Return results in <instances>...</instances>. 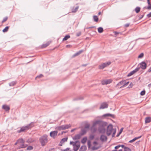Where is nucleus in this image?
I'll return each mask as SVG.
<instances>
[{
    "label": "nucleus",
    "instance_id": "f257e3e1",
    "mask_svg": "<svg viewBox=\"0 0 151 151\" xmlns=\"http://www.w3.org/2000/svg\"><path fill=\"white\" fill-rule=\"evenodd\" d=\"M107 124V123L106 122L99 120H97L93 123V127H95L96 124H98L99 126L98 130L99 132L104 133L106 130L104 127L106 126Z\"/></svg>",
    "mask_w": 151,
    "mask_h": 151
},
{
    "label": "nucleus",
    "instance_id": "f03ea898",
    "mask_svg": "<svg viewBox=\"0 0 151 151\" xmlns=\"http://www.w3.org/2000/svg\"><path fill=\"white\" fill-rule=\"evenodd\" d=\"M116 129H113L112 125L111 124H110L107 127L106 134L108 136H109L113 132V133L112 134V137H114L116 132Z\"/></svg>",
    "mask_w": 151,
    "mask_h": 151
},
{
    "label": "nucleus",
    "instance_id": "7ed1b4c3",
    "mask_svg": "<svg viewBox=\"0 0 151 151\" xmlns=\"http://www.w3.org/2000/svg\"><path fill=\"white\" fill-rule=\"evenodd\" d=\"M48 136L47 134H44L39 139L40 142L42 146H45L48 142Z\"/></svg>",
    "mask_w": 151,
    "mask_h": 151
},
{
    "label": "nucleus",
    "instance_id": "20e7f679",
    "mask_svg": "<svg viewBox=\"0 0 151 151\" xmlns=\"http://www.w3.org/2000/svg\"><path fill=\"white\" fill-rule=\"evenodd\" d=\"M33 126V122H31L29 124H28L25 127H22L18 131V132L19 133H20L22 132H25L26 130L29 129Z\"/></svg>",
    "mask_w": 151,
    "mask_h": 151
},
{
    "label": "nucleus",
    "instance_id": "39448f33",
    "mask_svg": "<svg viewBox=\"0 0 151 151\" xmlns=\"http://www.w3.org/2000/svg\"><path fill=\"white\" fill-rule=\"evenodd\" d=\"M18 148L19 149L25 148L27 146V145L24 144L25 141L22 139H18Z\"/></svg>",
    "mask_w": 151,
    "mask_h": 151
},
{
    "label": "nucleus",
    "instance_id": "423d86ee",
    "mask_svg": "<svg viewBox=\"0 0 151 151\" xmlns=\"http://www.w3.org/2000/svg\"><path fill=\"white\" fill-rule=\"evenodd\" d=\"M71 126L70 124L64 125L60 126L57 127H56L55 129L59 130H63L69 128Z\"/></svg>",
    "mask_w": 151,
    "mask_h": 151
},
{
    "label": "nucleus",
    "instance_id": "0eeeda50",
    "mask_svg": "<svg viewBox=\"0 0 151 151\" xmlns=\"http://www.w3.org/2000/svg\"><path fill=\"white\" fill-rule=\"evenodd\" d=\"M73 150L74 151H77L80 146V143L79 141H76L74 144H73Z\"/></svg>",
    "mask_w": 151,
    "mask_h": 151
},
{
    "label": "nucleus",
    "instance_id": "6e6552de",
    "mask_svg": "<svg viewBox=\"0 0 151 151\" xmlns=\"http://www.w3.org/2000/svg\"><path fill=\"white\" fill-rule=\"evenodd\" d=\"M147 66L146 63L145 62L143 61L139 63L137 68H139V70L140 68L143 70H145Z\"/></svg>",
    "mask_w": 151,
    "mask_h": 151
},
{
    "label": "nucleus",
    "instance_id": "1a4fd4ad",
    "mask_svg": "<svg viewBox=\"0 0 151 151\" xmlns=\"http://www.w3.org/2000/svg\"><path fill=\"white\" fill-rule=\"evenodd\" d=\"M111 63L110 62L103 63L99 66V69H102L106 67L109 65Z\"/></svg>",
    "mask_w": 151,
    "mask_h": 151
},
{
    "label": "nucleus",
    "instance_id": "9d476101",
    "mask_svg": "<svg viewBox=\"0 0 151 151\" xmlns=\"http://www.w3.org/2000/svg\"><path fill=\"white\" fill-rule=\"evenodd\" d=\"M58 131H54L50 132V136L53 139L55 138L57 135Z\"/></svg>",
    "mask_w": 151,
    "mask_h": 151
},
{
    "label": "nucleus",
    "instance_id": "9b49d317",
    "mask_svg": "<svg viewBox=\"0 0 151 151\" xmlns=\"http://www.w3.org/2000/svg\"><path fill=\"white\" fill-rule=\"evenodd\" d=\"M139 70V68H136V69H135L134 70L131 71L127 75V77H129L133 74H134V73L137 72V71H138Z\"/></svg>",
    "mask_w": 151,
    "mask_h": 151
},
{
    "label": "nucleus",
    "instance_id": "f8f14e48",
    "mask_svg": "<svg viewBox=\"0 0 151 151\" xmlns=\"http://www.w3.org/2000/svg\"><path fill=\"white\" fill-rule=\"evenodd\" d=\"M112 81V80L111 79H108L103 80L101 81V83L102 85H107L111 83Z\"/></svg>",
    "mask_w": 151,
    "mask_h": 151
},
{
    "label": "nucleus",
    "instance_id": "ddd939ff",
    "mask_svg": "<svg viewBox=\"0 0 151 151\" xmlns=\"http://www.w3.org/2000/svg\"><path fill=\"white\" fill-rule=\"evenodd\" d=\"M108 104L106 102H104L102 103L100 107V109H103L105 108H107L108 107Z\"/></svg>",
    "mask_w": 151,
    "mask_h": 151
},
{
    "label": "nucleus",
    "instance_id": "4468645a",
    "mask_svg": "<svg viewBox=\"0 0 151 151\" xmlns=\"http://www.w3.org/2000/svg\"><path fill=\"white\" fill-rule=\"evenodd\" d=\"M81 136L79 134L76 135L74 137H73V140H77L79 139L81 137Z\"/></svg>",
    "mask_w": 151,
    "mask_h": 151
},
{
    "label": "nucleus",
    "instance_id": "2eb2a0df",
    "mask_svg": "<svg viewBox=\"0 0 151 151\" xmlns=\"http://www.w3.org/2000/svg\"><path fill=\"white\" fill-rule=\"evenodd\" d=\"M2 108L6 111H9L10 109V107L6 105H4L2 106Z\"/></svg>",
    "mask_w": 151,
    "mask_h": 151
},
{
    "label": "nucleus",
    "instance_id": "dca6fc26",
    "mask_svg": "<svg viewBox=\"0 0 151 151\" xmlns=\"http://www.w3.org/2000/svg\"><path fill=\"white\" fill-rule=\"evenodd\" d=\"M107 139V137L104 135H101L100 137V139L102 141H106Z\"/></svg>",
    "mask_w": 151,
    "mask_h": 151
},
{
    "label": "nucleus",
    "instance_id": "f3484780",
    "mask_svg": "<svg viewBox=\"0 0 151 151\" xmlns=\"http://www.w3.org/2000/svg\"><path fill=\"white\" fill-rule=\"evenodd\" d=\"M83 52V50H79V51H78V52H77L76 53H75V54H74L73 55V57H74L78 55H79L80 54Z\"/></svg>",
    "mask_w": 151,
    "mask_h": 151
},
{
    "label": "nucleus",
    "instance_id": "a211bd4d",
    "mask_svg": "<svg viewBox=\"0 0 151 151\" xmlns=\"http://www.w3.org/2000/svg\"><path fill=\"white\" fill-rule=\"evenodd\" d=\"M125 83V81H122L119 82L116 85V87H117L118 86H121L122 85L123 86L124 85V83Z\"/></svg>",
    "mask_w": 151,
    "mask_h": 151
},
{
    "label": "nucleus",
    "instance_id": "6ab92c4d",
    "mask_svg": "<svg viewBox=\"0 0 151 151\" xmlns=\"http://www.w3.org/2000/svg\"><path fill=\"white\" fill-rule=\"evenodd\" d=\"M103 116H104V117L110 116L112 118H114V115L112 114H109V113L104 114L103 115Z\"/></svg>",
    "mask_w": 151,
    "mask_h": 151
},
{
    "label": "nucleus",
    "instance_id": "aec40b11",
    "mask_svg": "<svg viewBox=\"0 0 151 151\" xmlns=\"http://www.w3.org/2000/svg\"><path fill=\"white\" fill-rule=\"evenodd\" d=\"M86 133V131L85 129H82L81 131V132L79 133L80 135L82 136L84 135Z\"/></svg>",
    "mask_w": 151,
    "mask_h": 151
},
{
    "label": "nucleus",
    "instance_id": "412c9836",
    "mask_svg": "<svg viewBox=\"0 0 151 151\" xmlns=\"http://www.w3.org/2000/svg\"><path fill=\"white\" fill-rule=\"evenodd\" d=\"M79 7L78 6H77L76 7H73L72 9V12L73 13H75L76 12H77L78 9Z\"/></svg>",
    "mask_w": 151,
    "mask_h": 151
},
{
    "label": "nucleus",
    "instance_id": "4be33fe9",
    "mask_svg": "<svg viewBox=\"0 0 151 151\" xmlns=\"http://www.w3.org/2000/svg\"><path fill=\"white\" fill-rule=\"evenodd\" d=\"M151 121V118L150 117H147L145 119V122L146 123H148Z\"/></svg>",
    "mask_w": 151,
    "mask_h": 151
},
{
    "label": "nucleus",
    "instance_id": "5701e85b",
    "mask_svg": "<svg viewBox=\"0 0 151 151\" xmlns=\"http://www.w3.org/2000/svg\"><path fill=\"white\" fill-rule=\"evenodd\" d=\"M86 146H82L80 148L79 151H84L86 150Z\"/></svg>",
    "mask_w": 151,
    "mask_h": 151
},
{
    "label": "nucleus",
    "instance_id": "b1692460",
    "mask_svg": "<svg viewBox=\"0 0 151 151\" xmlns=\"http://www.w3.org/2000/svg\"><path fill=\"white\" fill-rule=\"evenodd\" d=\"M87 140V138L86 137H84L81 140V142L83 144H85Z\"/></svg>",
    "mask_w": 151,
    "mask_h": 151
},
{
    "label": "nucleus",
    "instance_id": "393cba45",
    "mask_svg": "<svg viewBox=\"0 0 151 151\" xmlns=\"http://www.w3.org/2000/svg\"><path fill=\"white\" fill-rule=\"evenodd\" d=\"M70 37V36L69 35H67L65 36V37L63 38V41H66Z\"/></svg>",
    "mask_w": 151,
    "mask_h": 151
},
{
    "label": "nucleus",
    "instance_id": "a878e982",
    "mask_svg": "<svg viewBox=\"0 0 151 151\" xmlns=\"http://www.w3.org/2000/svg\"><path fill=\"white\" fill-rule=\"evenodd\" d=\"M93 20L96 22H97L98 21L99 18L96 15H94L93 16Z\"/></svg>",
    "mask_w": 151,
    "mask_h": 151
},
{
    "label": "nucleus",
    "instance_id": "bb28decb",
    "mask_svg": "<svg viewBox=\"0 0 151 151\" xmlns=\"http://www.w3.org/2000/svg\"><path fill=\"white\" fill-rule=\"evenodd\" d=\"M17 83L16 81H12L9 83V85L10 86H14Z\"/></svg>",
    "mask_w": 151,
    "mask_h": 151
},
{
    "label": "nucleus",
    "instance_id": "cd10ccee",
    "mask_svg": "<svg viewBox=\"0 0 151 151\" xmlns=\"http://www.w3.org/2000/svg\"><path fill=\"white\" fill-rule=\"evenodd\" d=\"M103 28L102 27H100L98 28V31L99 33H101L103 31Z\"/></svg>",
    "mask_w": 151,
    "mask_h": 151
},
{
    "label": "nucleus",
    "instance_id": "c85d7f7f",
    "mask_svg": "<svg viewBox=\"0 0 151 151\" xmlns=\"http://www.w3.org/2000/svg\"><path fill=\"white\" fill-rule=\"evenodd\" d=\"M50 44V43L49 42L47 43L46 44H43L42 46V48H45L48 46Z\"/></svg>",
    "mask_w": 151,
    "mask_h": 151
},
{
    "label": "nucleus",
    "instance_id": "c756f323",
    "mask_svg": "<svg viewBox=\"0 0 151 151\" xmlns=\"http://www.w3.org/2000/svg\"><path fill=\"white\" fill-rule=\"evenodd\" d=\"M26 142L28 143L32 142H33V139L32 138H30L27 139Z\"/></svg>",
    "mask_w": 151,
    "mask_h": 151
},
{
    "label": "nucleus",
    "instance_id": "7c9ffc66",
    "mask_svg": "<svg viewBox=\"0 0 151 151\" xmlns=\"http://www.w3.org/2000/svg\"><path fill=\"white\" fill-rule=\"evenodd\" d=\"M95 127H93V124L91 128V130L93 132H95L97 131V128Z\"/></svg>",
    "mask_w": 151,
    "mask_h": 151
},
{
    "label": "nucleus",
    "instance_id": "2f4dec72",
    "mask_svg": "<svg viewBox=\"0 0 151 151\" xmlns=\"http://www.w3.org/2000/svg\"><path fill=\"white\" fill-rule=\"evenodd\" d=\"M140 8L139 7H137L135 9V11L136 13H138L140 11Z\"/></svg>",
    "mask_w": 151,
    "mask_h": 151
},
{
    "label": "nucleus",
    "instance_id": "473e14b6",
    "mask_svg": "<svg viewBox=\"0 0 151 151\" xmlns=\"http://www.w3.org/2000/svg\"><path fill=\"white\" fill-rule=\"evenodd\" d=\"M9 27L8 26L6 27L3 30V32H5L7 31Z\"/></svg>",
    "mask_w": 151,
    "mask_h": 151
},
{
    "label": "nucleus",
    "instance_id": "72a5a7b5",
    "mask_svg": "<svg viewBox=\"0 0 151 151\" xmlns=\"http://www.w3.org/2000/svg\"><path fill=\"white\" fill-rule=\"evenodd\" d=\"M129 83V82H126V81H125V83H124V85H123V86H121L120 87V88H122V87H125V86H127V85Z\"/></svg>",
    "mask_w": 151,
    "mask_h": 151
},
{
    "label": "nucleus",
    "instance_id": "f704fd0d",
    "mask_svg": "<svg viewBox=\"0 0 151 151\" xmlns=\"http://www.w3.org/2000/svg\"><path fill=\"white\" fill-rule=\"evenodd\" d=\"M33 149V147L32 146H29L27 147V150H31Z\"/></svg>",
    "mask_w": 151,
    "mask_h": 151
},
{
    "label": "nucleus",
    "instance_id": "c9c22d12",
    "mask_svg": "<svg viewBox=\"0 0 151 151\" xmlns=\"http://www.w3.org/2000/svg\"><path fill=\"white\" fill-rule=\"evenodd\" d=\"M124 151H131V150L129 147H124Z\"/></svg>",
    "mask_w": 151,
    "mask_h": 151
},
{
    "label": "nucleus",
    "instance_id": "e433bc0d",
    "mask_svg": "<svg viewBox=\"0 0 151 151\" xmlns=\"http://www.w3.org/2000/svg\"><path fill=\"white\" fill-rule=\"evenodd\" d=\"M145 93V90H144L142 91L140 93V95L141 96H143L144 95Z\"/></svg>",
    "mask_w": 151,
    "mask_h": 151
},
{
    "label": "nucleus",
    "instance_id": "4c0bfd02",
    "mask_svg": "<svg viewBox=\"0 0 151 151\" xmlns=\"http://www.w3.org/2000/svg\"><path fill=\"white\" fill-rule=\"evenodd\" d=\"M83 99V98L82 97H78L77 98L74 99L73 100H82Z\"/></svg>",
    "mask_w": 151,
    "mask_h": 151
},
{
    "label": "nucleus",
    "instance_id": "58836bf2",
    "mask_svg": "<svg viewBox=\"0 0 151 151\" xmlns=\"http://www.w3.org/2000/svg\"><path fill=\"white\" fill-rule=\"evenodd\" d=\"M7 19H8L7 17H4L3 19V20H2V23H3L4 22H5V21H6L7 20Z\"/></svg>",
    "mask_w": 151,
    "mask_h": 151
},
{
    "label": "nucleus",
    "instance_id": "ea45409f",
    "mask_svg": "<svg viewBox=\"0 0 151 151\" xmlns=\"http://www.w3.org/2000/svg\"><path fill=\"white\" fill-rule=\"evenodd\" d=\"M144 8H146L148 9H151V5H149L147 7H145Z\"/></svg>",
    "mask_w": 151,
    "mask_h": 151
},
{
    "label": "nucleus",
    "instance_id": "a19ab883",
    "mask_svg": "<svg viewBox=\"0 0 151 151\" xmlns=\"http://www.w3.org/2000/svg\"><path fill=\"white\" fill-rule=\"evenodd\" d=\"M87 145L88 148H89L91 145V142L90 141H88Z\"/></svg>",
    "mask_w": 151,
    "mask_h": 151
},
{
    "label": "nucleus",
    "instance_id": "79ce46f5",
    "mask_svg": "<svg viewBox=\"0 0 151 151\" xmlns=\"http://www.w3.org/2000/svg\"><path fill=\"white\" fill-rule=\"evenodd\" d=\"M144 56V54L142 53H141L138 56L139 58H142Z\"/></svg>",
    "mask_w": 151,
    "mask_h": 151
},
{
    "label": "nucleus",
    "instance_id": "37998d69",
    "mask_svg": "<svg viewBox=\"0 0 151 151\" xmlns=\"http://www.w3.org/2000/svg\"><path fill=\"white\" fill-rule=\"evenodd\" d=\"M137 139V138L135 137L133 139H132L129 141V143H132Z\"/></svg>",
    "mask_w": 151,
    "mask_h": 151
},
{
    "label": "nucleus",
    "instance_id": "c03bdc74",
    "mask_svg": "<svg viewBox=\"0 0 151 151\" xmlns=\"http://www.w3.org/2000/svg\"><path fill=\"white\" fill-rule=\"evenodd\" d=\"M81 32H79L76 34V36L77 37H79L81 35Z\"/></svg>",
    "mask_w": 151,
    "mask_h": 151
},
{
    "label": "nucleus",
    "instance_id": "a18cd8bd",
    "mask_svg": "<svg viewBox=\"0 0 151 151\" xmlns=\"http://www.w3.org/2000/svg\"><path fill=\"white\" fill-rule=\"evenodd\" d=\"M94 137V136L93 135H91L90 136V139L92 140L93 139Z\"/></svg>",
    "mask_w": 151,
    "mask_h": 151
},
{
    "label": "nucleus",
    "instance_id": "49530a36",
    "mask_svg": "<svg viewBox=\"0 0 151 151\" xmlns=\"http://www.w3.org/2000/svg\"><path fill=\"white\" fill-rule=\"evenodd\" d=\"M98 148H99L98 147L94 146L92 147V150H97Z\"/></svg>",
    "mask_w": 151,
    "mask_h": 151
},
{
    "label": "nucleus",
    "instance_id": "de8ad7c7",
    "mask_svg": "<svg viewBox=\"0 0 151 151\" xmlns=\"http://www.w3.org/2000/svg\"><path fill=\"white\" fill-rule=\"evenodd\" d=\"M67 139H68L67 138H63L62 139V141L64 142H65L67 141Z\"/></svg>",
    "mask_w": 151,
    "mask_h": 151
},
{
    "label": "nucleus",
    "instance_id": "09e8293b",
    "mask_svg": "<svg viewBox=\"0 0 151 151\" xmlns=\"http://www.w3.org/2000/svg\"><path fill=\"white\" fill-rule=\"evenodd\" d=\"M43 76L42 74H40V75L37 76L35 78L36 79L37 78H40L42 77Z\"/></svg>",
    "mask_w": 151,
    "mask_h": 151
},
{
    "label": "nucleus",
    "instance_id": "8fccbe9b",
    "mask_svg": "<svg viewBox=\"0 0 151 151\" xmlns=\"http://www.w3.org/2000/svg\"><path fill=\"white\" fill-rule=\"evenodd\" d=\"M89 127V124H86L85 126V128H88Z\"/></svg>",
    "mask_w": 151,
    "mask_h": 151
},
{
    "label": "nucleus",
    "instance_id": "3c124183",
    "mask_svg": "<svg viewBox=\"0 0 151 151\" xmlns=\"http://www.w3.org/2000/svg\"><path fill=\"white\" fill-rule=\"evenodd\" d=\"M121 147L120 145H117L115 147V149H117L119 148V147Z\"/></svg>",
    "mask_w": 151,
    "mask_h": 151
},
{
    "label": "nucleus",
    "instance_id": "603ef678",
    "mask_svg": "<svg viewBox=\"0 0 151 151\" xmlns=\"http://www.w3.org/2000/svg\"><path fill=\"white\" fill-rule=\"evenodd\" d=\"M123 128H121L120 131H119V134H120L122 132V131H123Z\"/></svg>",
    "mask_w": 151,
    "mask_h": 151
},
{
    "label": "nucleus",
    "instance_id": "864d4df0",
    "mask_svg": "<svg viewBox=\"0 0 151 151\" xmlns=\"http://www.w3.org/2000/svg\"><path fill=\"white\" fill-rule=\"evenodd\" d=\"M147 17L148 18H150L151 17V12L147 15Z\"/></svg>",
    "mask_w": 151,
    "mask_h": 151
},
{
    "label": "nucleus",
    "instance_id": "5fc2aeb1",
    "mask_svg": "<svg viewBox=\"0 0 151 151\" xmlns=\"http://www.w3.org/2000/svg\"><path fill=\"white\" fill-rule=\"evenodd\" d=\"M129 23H127L124 25V27H128L129 26Z\"/></svg>",
    "mask_w": 151,
    "mask_h": 151
},
{
    "label": "nucleus",
    "instance_id": "6e6d98bb",
    "mask_svg": "<svg viewBox=\"0 0 151 151\" xmlns=\"http://www.w3.org/2000/svg\"><path fill=\"white\" fill-rule=\"evenodd\" d=\"M133 86V84H132V83H131L128 86V87L129 88H131Z\"/></svg>",
    "mask_w": 151,
    "mask_h": 151
},
{
    "label": "nucleus",
    "instance_id": "4d7b16f0",
    "mask_svg": "<svg viewBox=\"0 0 151 151\" xmlns=\"http://www.w3.org/2000/svg\"><path fill=\"white\" fill-rule=\"evenodd\" d=\"M144 14H143V15H140V17H139V18L140 19H141L144 16Z\"/></svg>",
    "mask_w": 151,
    "mask_h": 151
},
{
    "label": "nucleus",
    "instance_id": "13d9d810",
    "mask_svg": "<svg viewBox=\"0 0 151 151\" xmlns=\"http://www.w3.org/2000/svg\"><path fill=\"white\" fill-rule=\"evenodd\" d=\"M147 2L149 5H151V4L149 0H147Z\"/></svg>",
    "mask_w": 151,
    "mask_h": 151
},
{
    "label": "nucleus",
    "instance_id": "bf43d9fd",
    "mask_svg": "<svg viewBox=\"0 0 151 151\" xmlns=\"http://www.w3.org/2000/svg\"><path fill=\"white\" fill-rule=\"evenodd\" d=\"M75 143V142H73V141H71L70 142V144L71 145V144H74V143Z\"/></svg>",
    "mask_w": 151,
    "mask_h": 151
},
{
    "label": "nucleus",
    "instance_id": "052dcab7",
    "mask_svg": "<svg viewBox=\"0 0 151 151\" xmlns=\"http://www.w3.org/2000/svg\"><path fill=\"white\" fill-rule=\"evenodd\" d=\"M69 149H70L69 148H66V149H65V150H64V151H68V150H69Z\"/></svg>",
    "mask_w": 151,
    "mask_h": 151
},
{
    "label": "nucleus",
    "instance_id": "680f3d73",
    "mask_svg": "<svg viewBox=\"0 0 151 151\" xmlns=\"http://www.w3.org/2000/svg\"><path fill=\"white\" fill-rule=\"evenodd\" d=\"M151 72V67L148 70V72Z\"/></svg>",
    "mask_w": 151,
    "mask_h": 151
},
{
    "label": "nucleus",
    "instance_id": "e2e57ef3",
    "mask_svg": "<svg viewBox=\"0 0 151 151\" xmlns=\"http://www.w3.org/2000/svg\"><path fill=\"white\" fill-rule=\"evenodd\" d=\"M93 144L94 145H97V142L96 141H94L93 142Z\"/></svg>",
    "mask_w": 151,
    "mask_h": 151
},
{
    "label": "nucleus",
    "instance_id": "0e129e2a",
    "mask_svg": "<svg viewBox=\"0 0 151 151\" xmlns=\"http://www.w3.org/2000/svg\"><path fill=\"white\" fill-rule=\"evenodd\" d=\"M17 144H18V140H17V141L16 142V143H15V144H14V145H17Z\"/></svg>",
    "mask_w": 151,
    "mask_h": 151
},
{
    "label": "nucleus",
    "instance_id": "69168bd1",
    "mask_svg": "<svg viewBox=\"0 0 151 151\" xmlns=\"http://www.w3.org/2000/svg\"><path fill=\"white\" fill-rule=\"evenodd\" d=\"M67 132V131H63L61 132V134H62L63 133H66Z\"/></svg>",
    "mask_w": 151,
    "mask_h": 151
},
{
    "label": "nucleus",
    "instance_id": "338daca9",
    "mask_svg": "<svg viewBox=\"0 0 151 151\" xmlns=\"http://www.w3.org/2000/svg\"><path fill=\"white\" fill-rule=\"evenodd\" d=\"M141 137H142V136H139V137H135V138H137V139H138L139 138H140Z\"/></svg>",
    "mask_w": 151,
    "mask_h": 151
},
{
    "label": "nucleus",
    "instance_id": "774afa93",
    "mask_svg": "<svg viewBox=\"0 0 151 151\" xmlns=\"http://www.w3.org/2000/svg\"><path fill=\"white\" fill-rule=\"evenodd\" d=\"M75 129H72L71 131V132H73L75 130Z\"/></svg>",
    "mask_w": 151,
    "mask_h": 151
}]
</instances>
